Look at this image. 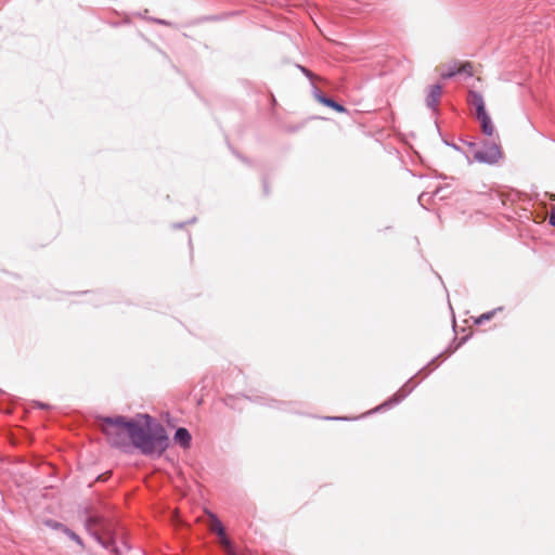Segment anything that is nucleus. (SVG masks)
I'll use <instances>...</instances> for the list:
<instances>
[{"label": "nucleus", "instance_id": "nucleus-1", "mask_svg": "<svg viewBox=\"0 0 555 555\" xmlns=\"http://www.w3.org/2000/svg\"><path fill=\"white\" fill-rule=\"evenodd\" d=\"M98 422L108 442L116 448L133 444L143 454L157 453L159 455L168 446L164 428L153 422L149 415H142L134 420L124 416L100 417Z\"/></svg>", "mask_w": 555, "mask_h": 555}, {"label": "nucleus", "instance_id": "nucleus-2", "mask_svg": "<svg viewBox=\"0 0 555 555\" xmlns=\"http://www.w3.org/2000/svg\"><path fill=\"white\" fill-rule=\"evenodd\" d=\"M501 157V151L496 145H491L487 147L485 151H477L474 155V158L478 162H485L489 164H493L499 160Z\"/></svg>", "mask_w": 555, "mask_h": 555}, {"label": "nucleus", "instance_id": "nucleus-3", "mask_svg": "<svg viewBox=\"0 0 555 555\" xmlns=\"http://www.w3.org/2000/svg\"><path fill=\"white\" fill-rule=\"evenodd\" d=\"M208 517H209L208 527H209L210 531L217 533L219 535L220 540H222L223 537H227L224 527H223L222 522L219 520V518L212 513H208Z\"/></svg>", "mask_w": 555, "mask_h": 555}, {"label": "nucleus", "instance_id": "nucleus-4", "mask_svg": "<svg viewBox=\"0 0 555 555\" xmlns=\"http://www.w3.org/2000/svg\"><path fill=\"white\" fill-rule=\"evenodd\" d=\"M442 93V87L440 85H434L430 87L429 93L427 95V105L429 107H435Z\"/></svg>", "mask_w": 555, "mask_h": 555}, {"label": "nucleus", "instance_id": "nucleus-5", "mask_svg": "<svg viewBox=\"0 0 555 555\" xmlns=\"http://www.w3.org/2000/svg\"><path fill=\"white\" fill-rule=\"evenodd\" d=\"M477 118L479 119L481 124L482 131L488 134L492 135L494 131V127L491 122L490 116L487 114V112H481L478 114Z\"/></svg>", "mask_w": 555, "mask_h": 555}, {"label": "nucleus", "instance_id": "nucleus-6", "mask_svg": "<svg viewBox=\"0 0 555 555\" xmlns=\"http://www.w3.org/2000/svg\"><path fill=\"white\" fill-rule=\"evenodd\" d=\"M46 525L51 527L52 529H61L63 532H65L70 539L76 541L78 544L82 545L81 539L69 529L65 528L62 524L53 521V520H47Z\"/></svg>", "mask_w": 555, "mask_h": 555}, {"label": "nucleus", "instance_id": "nucleus-7", "mask_svg": "<svg viewBox=\"0 0 555 555\" xmlns=\"http://www.w3.org/2000/svg\"><path fill=\"white\" fill-rule=\"evenodd\" d=\"M469 102L476 107L477 115L480 114L481 112H486L485 102H483V98L481 96V94L470 91L469 92Z\"/></svg>", "mask_w": 555, "mask_h": 555}, {"label": "nucleus", "instance_id": "nucleus-8", "mask_svg": "<svg viewBox=\"0 0 555 555\" xmlns=\"http://www.w3.org/2000/svg\"><path fill=\"white\" fill-rule=\"evenodd\" d=\"M175 441L182 447H188L191 441V435L185 428H179L175 434Z\"/></svg>", "mask_w": 555, "mask_h": 555}, {"label": "nucleus", "instance_id": "nucleus-9", "mask_svg": "<svg viewBox=\"0 0 555 555\" xmlns=\"http://www.w3.org/2000/svg\"><path fill=\"white\" fill-rule=\"evenodd\" d=\"M318 100H319V102H321L322 104H324V105H326V106H328V107H331V108L335 109V111H336V112H338V113H344V112H346V108H345L343 105H340V104L336 103V102H335L334 100H332V99H328V98H325V96L319 95V96H318Z\"/></svg>", "mask_w": 555, "mask_h": 555}, {"label": "nucleus", "instance_id": "nucleus-10", "mask_svg": "<svg viewBox=\"0 0 555 555\" xmlns=\"http://www.w3.org/2000/svg\"><path fill=\"white\" fill-rule=\"evenodd\" d=\"M220 544L228 555H237V553L235 552V550H234L231 541L228 539V537H223V539L220 540Z\"/></svg>", "mask_w": 555, "mask_h": 555}, {"label": "nucleus", "instance_id": "nucleus-11", "mask_svg": "<svg viewBox=\"0 0 555 555\" xmlns=\"http://www.w3.org/2000/svg\"><path fill=\"white\" fill-rule=\"evenodd\" d=\"M220 544L228 555H237V553L235 552V550H234L231 541L228 539V537H223V539L220 540Z\"/></svg>", "mask_w": 555, "mask_h": 555}, {"label": "nucleus", "instance_id": "nucleus-12", "mask_svg": "<svg viewBox=\"0 0 555 555\" xmlns=\"http://www.w3.org/2000/svg\"><path fill=\"white\" fill-rule=\"evenodd\" d=\"M457 73L459 74H466L467 76H473L474 75V70H473V63L470 62H465L463 63L459 68H457Z\"/></svg>", "mask_w": 555, "mask_h": 555}, {"label": "nucleus", "instance_id": "nucleus-13", "mask_svg": "<svg viewBox=\"0 0 555 555\" xmlns=\"http://www.w3.org/2000/svg\"><path fill=\"white\" fill-rule=\"evenodd\" d=\"M438 69L440 70L441 78H443V79L451 78L454 75L459 74L457 69H453V68L444 69L443 65L439 66Z\"/></svg>", "mask_w": 555, "mask_h": 555}, {"label": "nucleus", "instance_id": "nucleus-14", "mask_svg": "<svg viewBox=\"0 0 555 555\" xmlns=\"http://www.w3.org/2000/svg\"><path fill=\"white\" fill-rule=\"evenodd\" d=\"M494 312H488V313H483L481 314L477 320H476V323L477 324H480L482 323L483 321H488L490 320L492 317H493Z\"/></svg>", "mask_w": 555, "mask_h": 555}, {"label": "nucleus", "instance_id": "nucleus-15", "mask_svg": "<svg viewBox=\"0 0 555 555\" xmlns=\"http://www.w3.org/2000/svg\"><path fill=\"white\" fill-rule=\"evenodd\" d=\"M550 223L555 227V206L552 207V210L550 214Z\"/></svg>", "mask_w": 555, "mask_h": 555}]
</instances>
